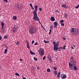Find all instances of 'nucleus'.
Returning <instances> with one entry per match:
<instances>
[{"label":"nucleus","instance_id":"1a4fd4ad","mask_svg":"<svg viewBox=\"0 0 79 79\" xmlns=\"http://www.w3.org/2000/svg\"><path fill=\"white\" fill-rule=\"evenodd\" d=\"M59 49H63V47H59L58 48V47H56L54 49V50H55V52H57L58 50Z\"/></svg>","mask_w":79,"mask_h":79},{"label":"nucleus","instance_id":"680f3d73","mask_svg":"<svg viewBox=\"0 0 79 79\" xmlns=\"http://www.w3.org/2000/svg\"><path fill=\"white\" fill-rule=\"evenodd\" d=\"M43 28L44 30H45V28H44V27H43Z\"/></svg>","mask_w":79,"mask_h":79},{"label":"nucleus","instance_id":"4c0bfd02","mask_svg":"<svg viewBox=\"0 0 79 79\" xmlns=\"http://www.w3.org/2000/svg\"><path fill=\"white\" fill-rule=\"evenodd\" d=\"M61 25L62 26H64V23H61Z\"/></svg>","mask_w":79,"mask_h":79},{"label":"nucleus","instance_id":"6e6d98bb","mask_svg":"<svg viewBox=\"0 0 79 79\" xmlns=\"http://www.w3.org/2000/svg\"><path fill=\"white\" fill-rule=\"evenodd\" d=\"M39 23L40 24H41V23H40V21H39Z\"/></svg>","mask_w":79,"mask_h":79},{"label":"nucleus","instance_id":"6e6552de","mask_svg":"<svg viewBox=\"0 0 79 79\" xmlns=\"http://www.w3.org/2000/svg\"><path fill=\"white\" fill-rule=\"evenodd\" d=\"M60 77L62 79H65V78H66V75H65L64 74L62 73L60 75Z\"/></svg>","mask_w":79,"mask_h":79},{"label":"nucleus","instance_id":"774afa93","mask_svg":"<svg viewBox=\"0 0 79 79\" xmlns=\"http://www.w3.org/2000/svg\"><path fill=\"white\" fill-rule=\"evenodd\" d=\"M0 16H1V15H0Z\"/></svg>","mask_w":79,"mask_h":79},{"label":"nucleus","instance_id":"7c9ffc66","mask_svg":"<svg viewBox=\"0 0 79 79\" xmlns=\"http://www.w3.org/2000/svg\"><path fill=\"white\" fill-rule=\"evenodd\" d=\"M47 72H50V69H47Z\"/></svg>","mask_w":79,"mask_h":79},{"label":"nucleus","instance_id":"39448f33","mask_svg":"<svg viewBox=\"0 0 79 79\" xmlns=\"http://www.w3.org/2000/svg\"><path fill=\"white\" fill-rule=\"evenodd\" d=\"M16 8H17V9L19 10H22V8H21V6L20 4H17L16 5Z\"/></svg>","mask_w":79,"mask_h":79},{"label":"nucleus","instance_id":"5fc2aeb1","mask_svg":"<svg viewBox=\"0 0 79 79\" xmlns=\"http://www.w3.org/2000/svg\"><path fill=\"white\" fill-rule=\"evenodd\" d=\"M20 61H23V59H20Z\"/></svg>","mask_w":79,"mask_h":79},{"label":"nucleus","instance_id":"c03bdc74","mask_svg":"<svg viewBox=\"0 0 79 79\" xmlns=\"http://www.w3.org/2000/svg\"><path fill=\"white\" fill-rule=\"evenodd\" d=\"M4 1H5L6 2V3H8V0H4Z\"/></svg>","mask_w":79,"mask_h":79},{"label":"nucleus","instance_id":"338daca9","mask_svg":"<svg viewBox=\"0 0 79 79\" xmlns=\"http://www.w3.org/2000/svg\"><path fill=\"white\" fill-rule=\"evenodd\" d=\"M0 68H1V67L0 66Z\"/></svg>","mask_w":79,"mask_h":79},{"label":"nucleus","instance_id":"a211bd4d","mask_svg":"<svg viewBox=\"0 0 79 79\" xmlns=\"http://www.w3.org/2000/svg\"><path fill=\"white\" fill-rule=\"evenodd\" d=\"M53 44H54L53 50L56 47H55V45H56V43L55 42H53Z\"/></svg>","mask_w":79,"mask_h":79},{"label":"nucleus","instance_id":"8fccbe9b","mask_svg":"<svg viewBox=\"0 0 79 79\" xmlns=\"http://www.w3.org/2000/svg\"><path fill=\"white\" fill-rule=\"evenodd\" d=\"M34 40H33L32 42V44H34Z\"/></svg>","mask_w":79,"mask_h":79},{"label":"nucleus","instance_id":"5701e85b","mask_svg":"<svg viewBox=\"0 0 79 79\" xmlns=\"http://www.w3.org/2000/svg\"><path fill=\"white\" fill-rule=\"evenodd\" d=\"M29 44H27V48H29H29H30V47H29Z\"/></svg>","mask_w":79,"mask_h":79},{"label":"nucleus","instance_id":"79ce46f5","mask_svg":"<svg viewBox=\"0 0 79 79\" xmlns=\"http://www.w3.org/2000/svg\"><path fill=\"white\" fill-rule=\"evenodd\" d=\"M56 13H59V11H58V10H56Z\"/></svg>","mask_w":79,"mask_h":79},{"label":"nucleus","instance_id":"f704fd0d","mask_svg":"<svg viewBox=\"0 0 79 79\" xmlns=\"http://www.w3.org/2000/svg\"><path fill=\"white\" fill-rule=\"evenodd\" d=\"M39 10L40 11H42V8H39Z\"/></svg>","mask_w":79,"mask_h":79},{"label":"nucleus","instance_id":"e433bc0d","mask_svg":"<svg viewBox=\"0 0 79 79\" xmlns=\"http://www.w3.org/2000/svg\"><path fill=\"white\" fill-rule=\"evenodd\" d=\"M53 68L54 70H56V67H53Z\"/></svg>","mask_w":79,"mask_h":79},{"label":"nucleus","instance_id":"a878e982","mask_svg":"<svg viewBox=\"0 0 79 79\" xmlns=\"http://www.w3.org/2000/svg\"><path fill=\"white\" fill-rule=\"evenodd\" d=\"M4 39H7V38H8V36H7L6 35L4 37Z\"/></svg>","mask_w":79,"mask_h":79},{"label":"nucleus","instance_id":"2eb2a0df","mask_svg":"<svg viewBox=\"0 0 79 79\" xmlns=\"http://www.w3.org/2000/svg\"><path fill=\"white\" fill-rule=\"evenodd\" d=\"M60 74H61V73H60V72H59L58 73L57 75V77H58V78H59L60 77Z\"/></svg>","mask_w":79,"mask_h":79},{"label":"nucleus","instance_id":"aec40b11","mask_svg":"<svg viewBox=\"0 0 79 79\" xmlns=\"http://www.w3.org/2000/svg\"><path fill=\"white\" fill-rule=\"evenodd\" d=\"M30 53L31 55H35V53L31 51H30Z\"/></svg>","mask_w":79,"mask_h":79},{"label":"nucleus","instance_id":"13d9d810","mask_svg":"<svg viewBox=\"0 0 79 79\" xmlns=\"http://www.w3.org/2000/svg\"><path fill=\"white\" fill-rule=\"evenodd\" d=\"M2 29H3V27H2Z\"/></svg>","mask_w":79,"mask_h":79},{"label":"nucleus","instance_id":"4d7b16f0","mask_svg":"<svg viewBox=\"0 0 79 79\" xmlns=\"http://www.w3.org/2000/svg\"><path fill=\"white\" fill-rule=\"evenodd\" d=\"M23 79H26V78L25 77L23 78Z\"/></svg>","mask_w":79,"mask_h":79},{"label":"nucleus","instance_id":"f3484780","mask_svg":"<svg viewBox=\"0 0 79 79\" xmlns=\"http://www.w3.org/2000/svg\"><path fill=\"white\" fill-rule=\"evenodd\" d=\"M8 48H7V49H5L4 53V54H6V53H7V52H8Z\"/></svg>","mask_w":79,"mask_h":79},{"label":"nucleus","instance_id":"a19ab883","mask_svg":"<svg viewBox=\"0 0 79 79\" xmlns=\"http://www.w3.org/2000/svg\"><path fill=\"white\" fill-rule=\"evenodd\" d=\"M63 21H64V20H61L60 21V23H63Z\"/></svg>","mask_w":79,"mask_h":79},{"label":"nucleus","instance_id":"423d86ee","mask_svg":"<svg viewBox=\"0 0 79 79\" xmlns=\"http://www.w3.org/2000/svg\"><path fill=\"white\" fill-rule=\"evenodd\" d=\"M69 68L71 70H74V67L73 66V65L71 64L70 63H69Z\"/></svg>","mask_w":79,"mask_h":79},{"label":"nucleus","instance_id":"864d4df0","mask_svg":"<svg viewBox=\"0 0 79 79\" xmlns=\"http://www.w3.org/2000/svg\"><path fill=\"white\" fill-rule=\"evenodd\" d=\"M71 48H72V49H74V48H73V47H71Z\"/></svg>","mask_w":79,"mask_h":79},{"label":"nucleus","instance_id":"e2e57ef3","mask_svg":"<svg viewBox=\"0 0 79 79\" xmlns=\"http://www.w3.org/2000/svg\"><path fill=\"white\" fill-rule=\"evenodd\" d=\"M41 27H43H43H44L42 25H41Z\"/></svg>","mask_w":79,"mask_h":79},{"label":"nucleus","instance_id":"603ef678","mask_svg":"<svg viewBox=\"0 0 79 79\" xmlns=\"http://www.w3.org/2000/svg\"><path fill=\"white\" fill-rule=\"evenodd\" d=\"M26 41H27V44H29V42H28V41H27V40H26Z\"/></svg>","mask_w":79,"mask_h":79},{"label":"nucleus","instance_id":"412c9836","mask_svg":"<svg viewBox=\"0 0 79 79\" xmlns=\"http://www.w3.org/2000/svg\"><path fill=\"white\" fill-rule=\"evenodd\" d=\"M13 19H14V20H16L17 19V17L16 16H14L13 17Z\"/></svg>","mask_w":79,"mask_h":79},{"label":"nucleus","instance_id":"f8f14e48","mask_svg":"<svg viewBox=\"0 0 79 79\" xmlns=\"http://www.w3.org/2000/svg\"><path fill=\"white\" fill-rule=\"evenodd\" d=\"M37 9H35L34 10V11L33 12V15H37V12H36V11H37Z\"/></svg>","mask_w":79,"mask_h":79},{"label":"nucleus","instance_id":"ddd939ff","mask_svg":"<svg viewBox=\"0 0 79 79\" xmlns=\"http://www.w3.org/2000/svg\"><path fill=\"white\" fill-rule=\"evenodd\" d=\"M59 44H60V42H56V44L55 46H54V47H58V45H59Z\"/></svg>","mask_w":79,"mask_h":79},{"label":"nucleus","instance_id":"ea45409f","mask_svg":"<svg viewBox=\"0 0 79 79\" xmlns=\"http://www.w3.org/2000/svg\"><path fill=\"white\" fill-rule=\"evenodd\" d=\"M74 58V57L73 56H71L70 57V59H71L72 60H73V59Z\"/></svg>","mask_w":79,"mask_h":79},{"label":"nucleus","instance_id":"58836bf2","mask_svg":"<svg viewBox=\"0 0 79 79\" xmlns=\"http://www.w3.org/2000/svg\"><path fill=\"white\" fill-rule=\"evenodd\" d=\"M79 4L77 6H75V8H79Z\"/></svg>","mask_w":79,"mask_h":79},{"label":"nucleus","instance_id":"20e7f679","mask_svg":"<svg viewBox=\"0 0 79 79\" xmlns=\"http://www.w3.org/2000/svg\"><path fill=\"white\" fill-rule=\"evenodd\" d=\"M29 32L31 34H32L35 32V28L34 27H31V29L29 30Z\"/></svg>","mask_w":79,"mask_h":79},{"label":"nucleus","instance_id":"473e14b6","mask_svg":"<svg viewBox=\"0 0 79 79\" xmlns=\"http://www.w3.org/2000/svg\"><path fill=\"white\" fill-rule=\"evenodd\" d=\"M51 32H52V29H50V31H49V34L50 35L51 34Z\"/></svg>","mask_w":79,"mask_h":79},{"label":"nucleus","instance_id":"f257e3e1","mask_svg":"<svg viewBox=\"0 0 79 79\" xmlns=\"http://www.w3.org/2000/svg\"><path fill=\"white\" fill-rule=\"evenodd\" d=\"M70 31L73 32V35H76L79 34V30L77 28H72Z\"/></svg>","mask_w":79,"mask_h":79},{"label":"nucleus","instance_id":"09e8293b","mask_svg":"<svg viewBox=\"0 0 79 79\" xmlns=\"http://www.w3.org/2000/svg\"><path fill=\"white\" fill-rule=\"evenodd\" d=\"M32 10H34V8L33 7V6H32V7H31Z\"/></svg>","mask_w":79,"mask_h":79},{"label":"nucleus","instance_id":"052dcab7","mask_svg":"<svg viewBox=\"0 0 79 79\" xmlns=\"http://www.w3.org/2000/svg\"><path fill=\"white\" fill-rule=\"evenodd\" d=\"M73 46L74 47H75V45H73Z\"/></svg>","mask_w":79,"mask_h":79},{"label":"nucleus","instance_id":"9d476101","mask_svg":"<svg viewBox=\"0 0 79 79\" xmlns=\"http://www.w3.org/2000/svg\"><path fill=\"white\" fill-rule=\"evenodd\" d=\"M54 28H56V27H57V25H58L57 22H54Z\"/></svg>","mask_w":79,"mask_h":79},{"label":"nucleus","instance_id":"a18cd8bd","mask_svg":"<svg viewBox=\"0 0 79 79\" xmlns=\"http://www.w3.org/2000/svg\"><path fill=\"white\" fill-rule=\"evenodd\" d=\"M38 45V43H36L35 44V45Z\"/></svg>","mask_w":79,"mask_h":79},{"label":"nucleus","instance_id":"7ed1b4c3","mask_svg":"<svg viewBox=\"0 0 79 79\" xmlns=\"http://www.w3.org/2000/svg\"><path fill=\"white\" fill-rule=\"evenodd\" d=\"M33 19L35 21H40V19L37 16V15H33Z\"/></svg>","mask_w":79,"mask_h":79},{"label":"nucleus","instance_id":"c9c22d12","mask_svg":"<svg viewBox=\"0 0 79 79\" xmlns=\"http://www.w3.org/2000/svg\"><path fill=\"white\" fill-rule=\"evenodd\" d=\"M34 60H35V61H37V58H36L34 57Z\"/></svg>","mask_w":79,"mask_h":79},{"label":"nucleus","instance_id":"bf43d9fd","mask_svg":"<svg viewBox=\"0 0 79 79\" xmlns=\"http://www.w3.org/2000/svg\"><path fill=\"white\" fill-rule=\"evenodd\" d=\"M63 40H66V39L64 38H63Z\"/></svg>","mask_w":79,"mask_h":79},{"label":"nucleus","instance_id":"de8ad7c7","mask_svg":"<svg viewBox=\"0 0 79 79\" xmlns=\"http://www.w3.org/2000/svg\"><path fill=\"white\" fill-rule=\"evenodd\" d=\"M30 6H31V7H32V4H30Z\"/></svg>","mask_w":79,"mask_h":79},{"label":"nucleus","instance_id":"0e129e2a","mask_svg":"<svg viewBox=\"0 0 79 79\" xmlns=\"http://www.w3.org/2000/svg\"><path fill=\"white\" fill-rule=\"evenodd\" d=\"M59 51H61V49H59Z\"/></svg>","mask_w":79,"mask_h":79},{"label":"nucleus","instance_id":"0eeeda50","mask_svg":"<svg viewBox=\"0 0 79 79\" xmlns=\"http://www.w3.org/2000/svg\"><path fill=\"white\" fill-rule=\"evenodd\" d=\"M71 64L73 65V66H76V60H72V61L71 62Z\"/></svg>","mask_w":79,"mask_h":79},{"label":"nucleus","instance_id":"72a5a7b5","mask_svg":"<svg viewBox=\"0 0 79 79\" xmlns=\"http://www.w3.org/2000/svg\"><path fill=\"white\" fill-rule=\"evenodd\" d=\"M62 6L63 8H66V5H62Z\"/></svg>","mask_w":79,"mask_h":79},{"label":"nucleus","instance_id":"b1692460","mask_svg":"<svg viewBox=\"0 0 79 79\" xmlns=\"http://www.w3.org/2000/svg\"><path fill=\"white\" fill-rule=\"evenodd\" d=\"M54 74H55V76H56L57 75V71H54Z\"/></svg>","mask_w":79,"mask_h":79},{"label":"nucleus","instance_id":"6ab92c4d","mask_svg":"<svg viewBox=\"0 0 79 79\" xmlns=\"http://www.w3.org/2000/svg\"><path fill=\"white\" fill-rule=\"evenodd\" d=\"M74 66L73 67V68L75 71H77V67L75 66Z\"/></svg>","mask_w":79,"mask_h":79},{"label":"nucleus","instance_id":"3c124183","mask_svg":"<svg viewBox=\"0 0 79 79\" xmlns=\"http://www.w3.org/2000/svg\"><path fill=\"white\" fill-rule=\"evenodd\" d=\"M2 40V36H0V40Z\"/></svg>","mask_w":79,"mask_h":79},{"label":"nucleus","instance_id":"37998d69","mask_svg":"<svg viewBox=\"0 0 79 79\" xmlns=\"http://www.w3.org/2000/svg\"><path fill=\"white\" fill-rule=\"evenodd\" d=\"M37 69L38 70H39V69H40V67H37Z\"/></svg>","mask_w":79,"mask_h":79},{"label":"nucleus","instance_id":"bb28decb","mask_svg":"<svg viewBox=\"0 0 79 79\" xmlns=\"http://www.w3.org/2000/svg\"><path fill=\"white\" fill-rule=\"evenodd\" d=\"M15 75H16V76H19V74L18 73H15Z\"/></svg>","mask_w":79,"mask_h":79},{"label":"nucleus","instance_id":"cd10ccee","mask_svg":"<svg viewBox=\"0 0 79 79\" xmlns=\"http://www.w3.org/2000/svg\"><path fill=\"white\" fill-rule=\"evenodd\" d=\"M1 25L2 26V27H3V26H4V23H2Z\"/></svg>","mask_w":79,"mask_h":79},{"label":"nucleus","instance_id":"c85d7f7f","mask_svg":"<svg viewBox=\"0 0 79 79\" xmlns=\"http://www.w3.org/2000/svg\"><path fill=\"white\" fill-rule=\"evenodd\" d=\"M16 45H19V44H20V43L19 41H17V42L16 43Z\"/></svg>","mask_w":79,"mask_h":79},{"label":"nucleus","instance_id":"69168bd1","mask_svg":"<svg viewBox=\"0 0 79 79\" xmlns=\"http://www.w3.org/2000/svg\"><path fill=\"white\" fill-rule=\"evenodd\" d=\"M3 46H5V44H3Z\"/></svg>","mask_w":79,"mask_h":79},{"label":"nucleus","instance_id":"f03ea898","mask_svg":"<svg viewBox=\"0 0 79 79\" xmlns=\"http://www.w3.org/2000/svg\"><path fill=\"white\" fill-rule=\"evenodd\" d=\"M38 52L41 56L44 55V50L43 48H40Z\"/></svg>","mask_w":79,"mask_h":79},{"label":"nucleus","instance_id":"c756f323","mask_svg":"<svg viewBox=\"0 0 79 79\" xmlns=\"http://www.w3.org/2000/svg\"><path fill=\"white\" fill-rule=\"evenodd\" d=\"M66 48V45H64V46L63 47V48L62 49H63V50H65V49H66V48Z\"/></svg>","mask_w":79,"mask_h":79},{"label":"nucleus","instance_id":"dca6fc26","mask_svg":"<svg viewBox=\"0 0 79 79\" xmlns=\"http://www.w3.org/2000/svg\"><path fill=\"white\" fill-rule=\"evenodd\" d=\"M64 17H65V19H66L67 18V16H68V14L66 13H65L64 14Z\"/></svg>","mask_w":79,"mask_h":79},{"label":"nucleus","instance_id":"393cba45","mask_svg":"<svg viewBox=\"0 0 79 79\" xmlns=\"http://www.w3.org/2000/svg\"><path fill=\"white\" fill-rule=\"evenodd\" d=\"M44 42L46 44H47V43H49V41H45V40H44Z\"/></svg>","mask_w":79,"mask_h":79},{"label":"nucleus","instance_id":"49530a36","mask_svg":"<svg viewBox=\"0 0 79 79\" xmlns=\"http://www.w3.org/2000/svg\"><path fill=\"white\" fill-rule=\"evenodd\" d=\"M46 58V57L45 56H44L43 58V60H45V58Z\"/></svg>","mask_w":79,"mask_h":79},{"label":"nucleus","instance_id":"4468645a","mask_svg":"<svg viewBox=\"0 0 79 79\" xmlns=\"http://www.w3.org/2000/svg\"><path fill=\"white\" fill-rule=\"evenodd\" d=\"M50 20L52 21H54L55 20V18L54 17H51L50 19Z\"/></svg>","mask_w":79,"mask_h":79},{"label":"nucleus","instance_id":"2f4dec72","mask_svg":"<svg viewBox=\"0 0 79 79\" xmlns=\"http://www.w3.org/2000/svg\"><path fill=\"white\" fill-rule=\"evenodd\" d=\"M35 9H36L37 10V8H38V7L37 6H35Z\"/></svg>","mask_w":79,"mask_h":79},{"label":"nucleus","instance_id":"4be33fe9","mask_svg":"<svg viewBox=\"0 0 79 79\" xmlns=\"http://www.w3.org/2000/svg\"><path fill=\"white\" fill-rule=\"evenodd\" d=\"M50 28V29H53V25H51Z\"/></svg>","mask_w":79,"mask_h":79},{"label":"nucleus","instance_id":"9b49d317","mask_svg":"<svg viewBox=\"0 0 79 79\" xmlns=\"http://www.w3.org/2000/svg\"><path fill=\"white\" fill-rule=\"evenodd\" d=\"M16 29H17V27H15V26L14 27H13V28H12V31H13V32H16Z\"/></svg>","mask_w":79,"mask_h":79}]
</instances>
